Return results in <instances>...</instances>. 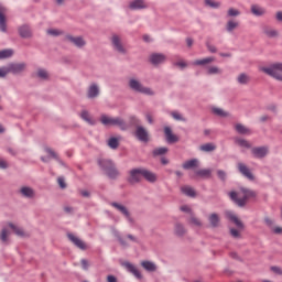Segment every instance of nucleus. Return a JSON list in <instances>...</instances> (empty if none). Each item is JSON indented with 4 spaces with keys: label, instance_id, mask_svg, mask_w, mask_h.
I'll use <instances>...</instances> for the list:
<instances>
[{
    "label": "nucleus",
    "instance_id": "423d86ee",
    "mask_svg": "<svg viewBox=\"0 0 282 282\" xmlns=\"http://www.w3.org/2000/svg\"><path fill=\"white\" fill-rule=\"evenodd\" d=\"M8 74H21L25 72V63H11L8 66H4Z\"/></svg>",
    "mask_w": 282,
    "mask_h": 282
},
{
    "label": "nucleus",
    "instance_id": "680f3d73",
    "mask_svg": "<svg viewBox=\"0 0 282 282\" xmlns=\"http://www.w3.org/2000/svg\"><path fill=\"white\" fill-rule=\"evenodd\" d=\"M0 169H8V162L3 159H0Z\"/></svg>",
    "mask_w": 282,
    "mask_h": 282
},
{
    "label": "nucleus",
    "instance_id": "052dcab7",
    "mask_svg": "<svg viewBox=\"0 0 282 282\" xmlns=\"http://www.w3.org/2000/svg\"><path fill=\"white\" fill-rule=\"evenodd\" d=\"M271 270L274 274H282V269L279 267H271Z\"/></svg>",
    "mask_w": 282,
    "mask_h": 282
},
{
    "label": "nucleus",
    "instance_id": "f3484780",
    "mask_svg": "<svg viewBox=\"0 0 282 282\" xmlns=\"http://www.w3.org/2000/svg\"><path fill=\"white\" fill-rule=\"evenodd\" d=\"M268 152V147L253 148L251 150L252 155H254L256 158H265Z\"/></svg>",
    "mask_w": 282,
    "mask_h": 282
},
{
    "label": "nucleus",
    "instance_id": "39448f33",
    "mask_svg": "<svg viewBox=\"0 0 282 282\" xmlns=\"http://www.w3.org/2000/svg\"><path fill=\"white\" fill-rule=\"evenodd\" d=\"M129 87L132 91H137L138 94H145L147 96H153L154 94L151 88L144 87L142 83L135 78L129 80Z\"/></svg>",
    "mask_w": 282,
    "mask_h": 282
},
{
    "label": "nucleus",
    "instance_id": "a878e982",
    "mask_svg": "<svg viewBox=\"0 0 282 282\" xmlns=\"http://www.w3.org/2000/svg\"><path fill=\"white\" fill-rule=\"evenodd\" d=\"M80 118L82 120H85V122H87L88 124H96V120L91 118V115H89L87 110L82 111Z\"/></svg>",
    "mask_w": 282,
    "mask_h": 282
},
{
    "label": "nucleus",
    "instance_id": "6e6552de",
    "mask_svg": "<svg viewBox=\"0 0 282 282\" xmlns=\"http://www.w3.org/2000/svg\"><path fill=\"white\" fill-rule=\"evenodd\" d=\"M142 169H133L130 171L129 182L130 184H138L142 181Z\"/></svg>",
    "mask_w": 282,
    "mask_h": 282
},
{
    "label": "nucleus",
    "instance_id": "f03ea898",
    "mask_svg": "<svg viewBox=\"0 0 282 282\" xmlns=\"http://www.w3.org/2000/svg\"><path fill=\"white\" fill-rule=\"evenodd\" d=\"M98 164L102 170L106 171V175L110 180H118V176L120 175V172L118 171V167H116V164L113 161L108 159H99Z\"/></svg>",
    "mask_w": 282,
    "mask_h": 282
},
{
    "label": "nucleus",
    "instance_id": "7ed1b4c3",
    "mask_svg": "<svg viewBox=\"0 0 282 282\" xmlns=\"http://www.w3.org/2000/svg\"><path fill=\"white\" fill-rule=\"evenodd\" d=\"M260 72L267 74V76H271V78H275V80L282 82V63H273L269 66H263L260 68Z\"/></svg>",
    "mask_w": 282,
    "mask_h": 282
},
{
    "label": "nucleus",
    "instance_id": "4be33fe9",
    "mask_svg": "<svg viewBox=\"0 0 282 282\" xmlns=\"http://www.w3.org/2000/svg\"><path fill=\"white\" fill-rule=\"evenodd\" d=\"M235 129L237 133H239L240 135H250V133H252V131L248 127L243 126L242 123H237L235 126Z\"/></svg>",
    "mask_w": 282,
    "mask_h": 282
},
{
    "label": "nucleus",
    "instance_id": "0e129e2a",
    "mask_svg": "<svg viewBox=\"0 0 282 282\" xmlns=\"http://www.w3.org/2000/svg\"><path fill=\"white\" fill-rule=\"evenodd\" d=\"M207 48L209 50V52H212V54H215V52H217V47L210 45V43H207Z\"/></svg>",
    "mask_w": 282,
    "mask_h": 282
},
{
    "label": "nucleus",
    "instance_id": "412c9836",
    "mask_svg": "<svg viewBox=\"0 0 282 282\" xmlns=\"http://www.w3.org/2000/svg\"><path fill=\"white\" fill-rule=\"evenodd\" d=\"M164 133L166 137V141L170 143L177 142L180 140L177 135L173 134V131L169 127L164 128Z\"/></svg>",
    "mask_w": 282,
    "mask_h": 282
},
{
    "label": "nucleus",
    "instance_id": "c85d7f7f",
    "mask_svg": "<svg viewBox=\"0 0 282 282\" xmlns=\"http://www.w3.org/2000/svg\"><path fill=\"white\" fill-rule=\"evenodd\" d=\"M9 228L13 230V232L18 235V237H26L25 231L21 227H17L14 224L10 223Z\"/></svg>",
    "mask_w": 282,
    "mask_h": 282
},
{
    "label": "nucleus",
    "instance_id": "13d9d810",
    "mask_svg": "<svg viewBox=\"0 0 282 282\" xmlns=\"http://www.w3.org/2000/svg\"><path fill=\"white\" fill-rule=\"evenodd\" d=\"M8 76V70L6 69V66L0 68V78H6Z\"/></svg>",
    "mask_w": 282,
    "mask_h": 282
},
{
    "label": "nucleus",
    "instance_id": "49530a36",
    "mask_svg": "<svg viewBox=\"0 0 282 282\" xmlns=\"http://www.w3.org/2000/svg\"><path fill=\"white\" fill-rule=\"evenodd\" d=\"M47 34H50L51 36H61V34H63V31L58 30V29H50L46 31Z\"/></svg>",
    "mask_w": 282,
    "mask_h": 282
},
{
    "label": "nucleus",
    "instance_id": "a211bd4d",
    "mask_svg": "<svg viewBox=\"0 0 282 282\" xmlns=\"http://www.w3.org/2000/svg\"><path fill=\"white\" fill-rule=\"evenodd\" d=\"M142 177H144V180H147V182H158V175H155V173L147 170V169H142Z\"/></svg>",
    "mask_w": 282,
    "mask_h": 282
},
{
    "label": "nucleus",
    "instance_id": "58836bf2",
    "mask_svg": "<svg viewBox=\"0 0 282 282\" xmlns=\"http://www.w3.org/2000/svg\"><path fill=\"white\" fill-rule=\"evenodd\" d=\"M184 232H186V229H184V226L181 224H176L175 225V235H177L178 237H182V235H184Z\"/></svg>",
    "mask_w": 282,
    "mask_h": 282
},
{
    "label": "nucleus",
    "instance_id": "aec40b11",
    "mask_svg": "<svg viewBox=\"0 0 282 282\" xmlns=\"http://www.w3.org/2000/svg\"><path fill=\"white\" fill-rule=\"evenodd\" d=\"M226 217L227 219H230V221H234V224H236L238 228H243V223L239 220V218L237 217V215H235V213L226 212Z\"/></svg>",
    "mask_w": 282,
    "mask_h": 282
},
{
    "label": "nucleus",
    "instance_id": "393cba45",
    "mask_svg": "<svg viewBox=\"0 0 282 282\" xmlns=\"http://www.w3.org/2000/svg\"><path fill=\"white\" fill-rule=\"evenodd\" d=\"M20 36L22 39H30L32 36V30H30V26L23 25L19 29Z\"/></svg>",
    "mask_w": 282,
    "mask_h": 282
},
{
    "label": "nucleus",
    "instance_id": "69168bd1",
    "mask_svg": "<svg viewBox=\"0 0 282 282\" xmlns=\"http://www.w3.org/2000/svg\"><path fill=\"white\" fill-rule=\"evenodd\" d=\"M145 118H147L149 124H153V116H151V113H149V112L145 113Z\"/></svg>",
    "mask_w": 282,
    "mask_h": 282
},
{
    "label": "nucleus",
    "instance_id": "4d7b16f0",
    "mask_svg": "<svg viewBox=\"0 0 282 282\" xmlns=\"http://www.w3.org/2000/svg\"><path fill=\"white\" fill-rule=\"evenodd\" d=\"M230 235L231 237H235V239H239L240 237L239 230L237 229H230Z\"/></svg>",
    "mask_w": 282,
    "mask_h": 282
},
{
    "label": "nucleus",
    "instance_id": "774afa93",
    "mask_svg": "<svg viewBox=\"0 0 282 282\" xmlns=\"http://www.w3.org/2000/svg\"><path fill=\"white\" fill-rule=\"evenodd\" d=\"M107 281L108 282H118V280L113 275H108Z\"/></svg>",
    "mask_w": 282,
    "mask_h": 282
},
{
    "label": "nucleus",
    "instance_id": "c03bdc74",
    "mask_svg": "<svg viewBox=\"0 0 282 282\" xmlns=\"http://www.w3.org/2000/svg\"><path fill=\"white\" fill-rule=\"evenodd\" d=\"M165 153H169V149L167 148H156L153 151L154 155H164Z\"/></svg>",
    "mask_w": 282,
    "mask_h": 282
},
{
    "label": "nucleus",
    "instance_id": "9d476101",
    "mask_svg": "<svg viewBox=\"0 0 282 282\" xmlns=\"http://www.w3.org/2000/svg\"><path fill=\"white\" fill-rule=\"evenodd\" d=\"M112 206H113V208H117L119 210V213H121V215H123L130 224H133V218H131V214L129 213V209H127L124 207V205L118 204V203H112Z\"/></svg>",
    "mask_w": 282,
    "mask_h": 282
},
{
    "label": "nucleus",
    "instance_id": "5fc2aeb1",
    "mask_svg": "<svg viewBox=\"0 0 282 282\" xmlns=\"http://www.w3.org/2000/svg\"><path fill=\"white\" fill-rule=\"evenodd\" d=\"M46 153H48V155H52L54 158V160H58V154H56V152H54V150L47 148Z\"/></svg>",
    "mask_w": 282,
    "mask_h": 282
},
{
    "label": "nucleus",
    "instance_id": "a18cd8bd",
    "mask_svg": "<svg viewBox=\"0 0 282 282\" xmlns=\"http://www.w3.org/2000/svg\"><path fill=\"white\" fill-rule=\"evenodd\" d=\"M172 118H174V120H178L181 122H186V118H184L182 115H180V112L174 111L171 113Z\"/></svg>",
    "mask_w": 282,
    "mask_h": 282
},
{
    "label": "nucleus",
    "instance_id": "5701e85b",
    "mask_svg": "<svg viewBox=\"0 0 282 282\" xmlns=\"http://www.w3.org/2000/svg\"><path fill=\"white\" fill-rule=\"evenodd\" d=\"M100 94V88L96 84H91L88 88V98H97Z\"/></svg>",
    "mask_w": 282,
    "mask_h": 282
},
{
    "label": "nucleus",
    "instance_id": "c756f323",
    "mask_svg": "<svg viewBox=\"0 0 282 282\" xmlns=\"http://www.w3.org/2000/svg\"><path fill=\"white\" fill-rule=\"evenodd\" d=\"M20 193L21 195H23V197H29V198L34 197V189H32V187H28V186L21 187Z\"/></svg>",
    "mask_w": 282,
    "mask_h": 282
},
{
    "label": "nucleus",
    "instance_id": "8fccbe9b",
    "mask_svg": "<svg viewBox=\"0 0 282 282\" xmlns=\"http://www.w3.org/2000/svg\"><path fill=\"white\" fill-rule=\"evenodd\" d=\"M228 17H239L241 12L237 9L230 8L227 12Z\"/></svg>",
    "mask_w": 282,
    "mask_h": 282
},
{
    "label": "nucleus",
    "instance_id": "a19ab883",
    "mask_svg": "<svg viewBox=\"0 0 282 282\" xmlns=\"http://www.w3.org/2000/svg\"><path fill=\"white\" fill-rule=\"evenodd\" d=\"M37 76L39 78H42L43 80H46V78H50V73H47V70L40 68L37 70Z\"/></svg>",
    "mask_w": 282,
    "mask_h": 282
},
{
    "label": "nucleus",
    "instance_id": "338daca9",
    "mask_svg": "<svg viewBox=\"0 0 282 282\" xmlns=\"http://www.w3.org/2000/svg\"><path fill=\"white\" fill-rule=\"evenodd\" d=\"M181 210L183 213H191V207H188V205H183V206H181Z\"/></svg>",
    "mask_w": 282,
    "mask_h": 282
},
{
    "label": "nucleus",
    "instance_id": "ea45409f",
    "mask_svg": "<svg viewBox=\"0 0 282 282\" xmlns=\"http://www.w3.org/2000/svg\"><path fill=\"white\" fill-rule=\"evenodd\" d=\"M12 54H14V52L12 50L0 51V59L1 58H10V56H12Z\"/></svg>",
    "mask_w": 282,
    "mask_h": 282
},
{
    "label": "nucleus",
    "instance_id": "cd10ccee",
    "mask_svg": "<svg viewBox=\"0 0 282 282\" xmlns=\"http://www.w3.org/2000/svg\"><path fill=\"white\" fill-rule=\"evenodd\" d=\"M141 265L148 272H155V270H158V267L155 265V263H153L151 261H143V262H141Z\"/></svg>",
    "mask_w": 282,
    "mask_h": 282
},
{
    "label": "nucleus",
    "instance_id": "bf43d9fd",
    "mask_svg": "<svg viewBox=\"0 0 282 282\" xmlns=\"http://www.w3.org/2000/svg\"><path fill=\"white\" fill-rule=\"evenodd\" d=\"M217 175H218L219 180H223V181L226 180V172L218 170Z\"/></svg>",
    "mask_w": 282,
    "mask_h": 282
},
{
    "label": "nucleus",
    "instance_id": "7c9ffc66",
    "mask_svg": "<svg viewBox=\"0 0 282 282\" xmlns=\"http://www.w3.org/2000/svg\"><path fill=\"white\" fill-rule=\"evenodd\" d=\"M237 83H239V85H248L250 83V76L246 73H241L237 77Z\"/></svg>",
    "mask_w": 282,
    "mask_h": 282
},
{
    "label": "nucleus",
    "instance_id": "6e6d98bb",
    "mask_svg": "<svg viewBox=\"0 0 282 282\" xmlns=\"http://www.w3.org/2000/svg\"><path fill=\"white\" fill-rule=\"evenodd\" d=\"M57 183L62 188H67V185L65 184V178L58 177Z\"/></svg>",
    "mask_w": 282,
    "mask_h": 282
},
{
    "label": "nucleus",
    "instance_id": "c9c22d12",
    "mask_svg": "<svg viewBox=\"0 0 282 282\" xmlns=\"http://www.w3.org/2000/svg\"><path fill=\"white\" fill-rule=\"evenodd\" d=\"M108 147L110 149H118V147H120V139L115 138V137L110 138L108 140Z\"/></svg>",
    "mask_w": 282,
    "mask_h": 282
},
{
    "label": "nucleus",
    "instance_id": "4468645a",
    "mask_svg": "<svg viewBox=\"0 0 282 282\" xmlns=\"http://www.w3.org/2000/svg\"><path fill=\"white\" fill-rule=\"evenodd\" d=\"M67 41H69V43H73V45H75V47H85V45H87V42H85V40L82 36H72V35H67L66 36Z\"/></svg>",
    "mask_w": 282,
    "mask_h": 282
},
{
    "label": "nucleus",
    "instance_id": "2f4dec72",
    "mask_svg": "<svg viewBox=\"0 0 282 282\" xmlns=\"http://www.w3.org/2000/svg\"><path fill=\"white\" fill-rule=\"evenodd\" d=\"M200 151H204L205 153H210L212 151H215L217 149V145L214 143H205L199 147Z\"/></svg>",
    "mask_w": 282,
    "mask_h": 282
},
{
    "label": "nucleus",
    "instance_id": "1a4fd4ad",
    "mask_svg": "<svg viewBox=\"0 0 282 282\" xmlns=\"http://www.w3.org/2000/svg\"><path fill=\"white\" fill-rule=\"evenodd\" d=\"M67 237L69 241L76 246V248H79V250H87V245L80 238L74 236L73 234H68Z\"/></svg>",
    "mask_w": 282,
    "mask_h": 282
},
{
    "label": "nucleus",
    "instance_id": "dca6fc26",
    "mask_svg": "<svg viewBox=\"0 0 282 282\" xmlns=\"http://www.w3.org/2000/svg\"><path fill=\"white\" fill-rule=\"evenodd\" d=\"M150 61L152 65H160V63H164V61H166V55L162 53H154L150 56Z\"/></svg>",
    "mask_w": 282,
    "mask_h": 282
},
{
    "label": "nucleus",
    "instance_id": "2eb2a0df",
    "mask_svg": "<svg viewBox=\"0 0 282 282\" xmlns=\"http://www.w3.org/2000/svg\"><path fill=\"white\" fill-rule=\"evenodd\" d=\"M238 170L247 180H254V175H252V172H250V169L246 164L238 163Z\"/></svg>",
    "mask_w": 282,
    "mask_h": 282
},
{
    "label": "nucleus",
    "instance_id": "79ce46f5",
    "mask_svg": "<svg viewBox=\"0 0 282 282\" xmlns=\"http://www.w3.org/2000/svg\"><path fill=\"white\" fill-rule=\"evenodd\" d=\"M213 172L208 169H205V170H199L196 172L197 175H199L200 177H210V174Z\"/></svg>",
    "mask_w": 282,
    "mask_h": 282
},
{
    "label": "nucleus",
    "instance_id": "e433bc0d",
    "mask_svg": "<svg viewBox=\"0 0 282 282\" xmlns=\"http://www.w3.org/2000/svg\"><path fill=\"white\" fill-rule=\"evenodd\" d=\"M181 191L184 195H187V197H195V189L191 186H183Z\"/></svg>",
    "mask_w": 282,
    "mask_h": 282
},
{
    "label": "nucleus",
    "instance_id": "f704fd0d",
    "mask_svg": "<svg viewBox=\"0 0 282 282\" xmlns=\"http://www.w3.org/2000/svg\"><path fill=\"white\" fill-rule=\"evenodd\" d=\"M237 28H239V21L229 20L227 22V32H232L234 30H237Z\"/></svg>",
    "mask_w": 282,
    "mask_h": 282
},
{
    "label": "nucleus",
    "instance_id": "de8ad7c7",
    "mask_svg": "<svg viewBox=\"0 0 282 282\" xmlns=\"http://www.w3.org/2000/svg\"><path fill=\"white\" fill-rule=\"evenodd\" d=\"M264 34H267V36H269L270 39H274V36H279V33L272 29H267L264 31Z\"/></svg>",
    "mask_w": 282,
    "mask_h": 282
},
{
    "label": "nucleus",
    "instance_id": "864d4df0",
    "mask_svg": "<svg viewBox=\"0 0 282 282\" xmlns=\"http://www.w3.org/2000/svg\"><path fill=\"white\" fill-rule=\"evenodd\" d=\"M189 224H192L193 226H202V221L198 218H196L195 216H192L189 218Z\"/></svg>",
    "mask_w": 282,
    "mask_h": 282
},
{
    "label": "nucleus",
    "instance_id": "e2e57ef3",
    "mask_svg": "<svg viewBox=\"0 0 282 282\" xmlns=\"http://www.w3.org/2000/svg\"><path fill=\"white\" fill-rule=\"evenodd\" d=\"M175 65H176V67H181V69H184V67L187 66V65H186V62H184V61H180V62H177Z\"/></svg>",
    "mask_w": 282,
    "mask_h": 282
},
{
    "label": "nucleus",
    "instance_id": "f257e3e1",
    "mask_svg": "<svg viewBox=\"0 0 282 282\" xmlns=\"http://www.w3.org/2000/svg\"><path fill=\"white\" fill-rule=\"evenodd\" d=\"M229 197L237 206L242 207L248 204V199H254V197H257V192L240 187L238 192H230Z\"/></svg>",
    "mask_w": 282,
    "mask_h": 282
},
{
    "label": "nucleus",
    "instance_id": "9b49d317",
    "mask_svg": "<svg viewBox=\"0 0 282 282\" xmlns=\"http://www.w3.org/2000/svg\"><path fill=\"white\" fill-rule=\"evenodd\" d=\"M135 135L138 140H140V142H149V132L147 131V129H144V127H137Z\"/></svg>",
    "mask_w": 282,
    "mask_h": 282
},
{
    "label": "nucleus",
    "instance_id": "72a5a7b5",
    "mask_svg": "<svg viewBox=\"0 0 282 282\" xmlns=\"http://www.w3.org/2000/svg\"><path fill=\"white\" fill-rule=\"evenodd\" d=\"M235 142L238 144V147H242L243 149H250V147H252L248 140L241 138L235 139Z\"/></svg>",
    "mask_w": 282,
    "mask_h": 282
},
{
    "label": "nucleus",
    "instance_id": "473e14b6",
    "mask_svg": "<svg viewBox=\"0 0 282 282\" xmlns=\"http://www.w3.org/2000/svg\"><path fill=\"white\" fill-rule=\"evenodd\" d=\"M197 164H199V161L197 159H192L189 161H186L183 164V169H185V170L195 169V166H197Z\"/></svg>",
    "mask_w": 282,
    "mask_h": 282
},
{
    "label": "nucleus",
    "instance_id": "4c0bfd02",
    "mask_svg": "<svg viewBox=\"0 0 282 282\" xmlns=\"http://www.w3.org/2000/svg\"><path fill=\"white\" fill-rule=\"evenodd\" d=\"M215 61V57H207L203 59H196L193 65H208V63H213Z\"/></svg>",
    "mask_w": 282,
    "mask_h": 282
},
{
    "label": "nucleus",
    "instance_id": "6ab92c4d",
    "mask_svg": "<svg viewBox=\"0 0 282 282\" xmlns=\"http://www.w3.org/2000/svg\"><path fill=\"white\" fill-rule=\"evenodd\" d=\"M123 265L126 269H128V272H131L137 279H142V274L138 268H135V265L131 264L130 262H124Z\"/></svg>",
    "mask_w": 282,
    "mask_h": 282
},
{
    "label": "nucleus",
    "instance_id": "603ef678",
    "mask_svg": "<svg viewBox=\"0 0 282 282\" xmlns=\"http://www.w3.org/2000/svg\"><path fill=\"white\" fill-rule=\"evenodd\" d=\"M208 74H221V68L217 66H212L208 68Z\"/></svg>",
    "mask_w": 282,
    "mask_h": 282
},
{
    "label": "nucleus",
    "instance_id": "09e8293b",
    "mask_svg": "<svg viewBox=\"0 0 282 282\" xmlns=\"http://www.w3.org/2000/svg\"><path fill=\"white\" fill-rule=\"evenodd\" d=\"M213 111L216 116H220L223 118L228 116V113L226 111H224V109H221V108H214Z\"/></svg>",
    "mask_w": 282,
    "mask_h": 282
},
{
    "label": "nucleus",
    "instance_id": "20e7f679",
    "mask_svg": "<svg viewBox=\"0 0 282 282\" xmlns=\"http://www.w3.org/2000/svg\"><path fill=\"white\" fill-rule=\"evenodd\" d=\"M100 122L104 127H120L122 130L127 129V123L120 117H109L107 115H102L100 117Z\"/></svg>",
    "mask_w": 282,
    "mask_h": 282
},
{
    "label": "nucleus",
    "instance_id": "bb28decb",
    "mask_svg": "<svg viewBox=\"0 0 282 282\" xmlns=\"http://www.w3.org/2000/svg\"><path fill=\"white\" fill-rule=\"evenodd\" d=\"M251 13L254 14V17H263V14H265V9L253 4L251 6Z\"/></svg>",
    "mask_w": 282,
    "mask_h": 282
},
{
    "label": "nucleus",
    "instance_id": "0eeeda50",
    "mask_svg": "<svg viewBox=\"0 0 282 282\" xmlns=\"http://www.w3.org/2000/svg\"><path fill=\"white\" fill-rule=\"evenodd\" d=\"M111 43H112L113 50L116 52H119V54H126L127 53V50L124 48V45H122V39H120V35L112 34Z\"/></svg>",
    "mask_w": 282,
    "mask_h": 282
},
{
    "label": "nucleus",
    "instance_id": "ddd939ff",
    "mask_svg": "<svg viewBox=\"0 0 282 282\" xmlns=\"http://www.w3.org/2000/svg\"><path fill=\"white\" fill-rule=\"evenodd\" d=\"M8 9L0 4V31L8 32V25L6 24V14Z\"/></svg>",
    "mask_w": 282,
    "mask_h": 282
},
{
    "label": "nucleus",
    "instance_id": "b1692460",
    "mask_svg": "<svg viewBox=\"0 0 282 282\" xmlns=\"http://www.w3.org/2000/svg\"><path fill=\"white\" fill-rule=\"evenodd\" d=\"M208 221L212 226V228H218L221 219L219 218V216L217 214H210L208 217Z\"/></svg>",
    "mask_w": 282,
    "mask_h": 282
},
{
    "label": "nucleus",
    "instance_id": "f8f14e48",
    "mask_svg": "<svg viewBox=\"0 0 282 282\" xmlns=\"http://www.w3.org/2000/svg\"><path fill=\"white\" fill-rule=\"evenodd\" d=\"M130 10H147L149 6L147 4V1L144 0H132L129 3Z\"/></svg>",
    "mask_w": 282,
    "mask_h": 282
},
{
    "label": "nucleus",
    "instance_id": "37998d69",
    "mask_svg": "<svg viewBox=\"0 0 282 282\" xmlns=\"http://www.w3.org/2000/svg\"><path fill=\"white\" fill-rule=\"evenodd\" d=\"M8 237H10V232L8 231V229H2L0 239L3 243L8 242Z\"/></svg>",
    "mask_w": 282,
    "mask_h": 282
},
{
    "label": "nucleus",
    "instance_id": "3c124183",
    "mask_svg": "<svg viewBox=\"0 0 282 282\" xmlns=\"http://www.w3.org/2000/svg\"><path fill=\"white\" fill-rule=\"evenodd\" d=\"M205 4L208 6L209 8H219V2H216L214 0H205Z\"/></svg>",
    "mask_w": 282,
    "mask_h": 282
}]
</instances>
